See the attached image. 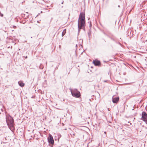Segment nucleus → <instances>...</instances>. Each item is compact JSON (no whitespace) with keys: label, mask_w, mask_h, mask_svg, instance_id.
<instances>
[{"label":"nucleus","mask_w":147,"mask_h":147,"mask_svg":"<svg viewBox=\"0 0 147 147\" xmlns=\"http://www.w3.org/2000/svg\"><path fill=\"white\" fill-rule=\"evenodd\" d=\"M39 68L40 69H43V67L42 66V67H40V66H39Z\"/></svg>","instance_id":"obj_10"},{"label":"nucleus","mask_w":147,"mask_h":147,"mask_svg":"<svg viewBox=\"0 0 147 147\" xmlns=\"http://www.w3.org/2000/svg\"><path fill=\"white\" fill-rule=\"evenodd\" d=\"M18 84L21 87H23L25 85V84L24 83L23 81H20L18 82Z\"/></svg>","instance_id":"obj_8"},{"label":"nucleus","mask_w":147,"mask_h":147,"mask_svg":"<svg viewBox=\"0 0 147 147\" xmlns=\"http://www.w3.org/2000/svg\"><path fill=\"white\" fill-rule=\"evenodd\" d=\"M86 26L85 15L84 13H80L78 20V32H79L81 29H84Z\"/></svg>","instance_id":"obj_1"},{"label":"nucleus","mask_w":147,"mask_h":147,"mask_svg":"<svg viewBox=\"0 0 147 147\" xmlns=\"http://www.w3.org/2000/svg\"><path fill=\"white\" fill-rule=\"evenodd\" d=\"M141 119L146 122V123L147 124V114L146 112L144 111L142 112Z\"/></svg>","instance_id":"obj_4"},{"label":"nucleus","mask_w":147,"mask_h":147,"mask_svg":"<svg viewBox=\"0 0 147 147\" xmlns=\"http://www.w3.org/2000/svg\"><path fill=\"white\" fill-rule=\"evenodd\" d=\"M6 121L7 124L9 127H12L14 125V121L13 118L9 115H6Z\"/></svg>","instance_id":"obj_2"},{"label":"nucleus","mask_w":147,"mask_h":147,"mask_svg":"<svg viewBox=\"0 0 147 147\" xmlns=\"http://www.w3.org/2000/svg\"><path fill=\"white\" fill-rule=\"evenodd\" d=\"M104 133H105V136H106V132H104Z\"/></svg>","instance_id":"obj_13"},{"label":"nucleus","mask_w":147,"mask_h":147,"mask_svg":"<svg viewBox=\"0 0 147 147\" xmlns=\"http://www.w3.org/2000/svg\"><path fill=\"white\" fill-rule=\"evenodd\" d=\"M40 12H41V13H42V11H41Z\"/></svg>","instance_id":"obj_14"},{"label":"nucleus","mask_w":147,"mask_h":147,"mask_svg":"<svg viewBox=\"0 0 147 147\" xmlns=\"http://www.w3.org/2000/svg\"><path fill=\"white\" fill-rule=\"evenodd\" d=\"M93 63L95 66H99L100 65V62L97 60H94Z\"/></svg>","instance_id":"obj_6"},{"label":"nucleus","mask_w":147,"mask_h":147,"mask_svg":"<svg viewBox=\"0 0 147 147\" xmlns=\"http://www.w3.org/2000/svg\"><path fill=\"white\" fill-rule=\"evenodd\" d=\"M107 80H105V81H104V82H107Z\"/></svg>","instance_id":"obj_12"},{"label":"nucleus","mask_w":147,"mask_h":147,"mask_svg":"<svg viewBox=\"0 0 147 147\" xmlns=\"http://www.w3.org/2000/svg\"><path fill=\"white\" fill-rule=\"evenodd\" d=\"M48 141L49 144L53 145L54 143V141L52 136L50 134L48 138Z\"/></svg>","instance_id":"obj_5"},{"label":"nucleus","mask_w":147,"mask_h":147,"mask_svg":"<svg viewBox=\"0 0 147 147\" xmlns=\"http://www.w3.org/2000/svg\"><path fill=\"white\" fill-rule=\"evenodd\" d=\"M88 34L89 36H90L91 35L90 33V32H88Z\"/></svg>","instance_id":"obj_11"},{"label":"nucleus","mask_w":147,"mask_h":147,"mask_svg":"<svg viewBox=\"0 0 147 147\" xmlns=\"http://www.w3.org/2000/svg\"><path fill=\"white\" fill-rule=\"evenodd\" d=\"M73 135H75V134H73Z\"/></svg>","instance_id":"obj_15"},{"label":"nucleus","mask_w":147,"mask_h":147,"mask_svg":"<svg viewBox=\"0 0 147 147\" xmlns=\"http://www.w3.org/2000/svg\"><path fill=\"white\" fill-rule=\"evenodd\" d=\"M66 32V30L64 29L62 33V36H63Z\"/></svg>","instance_id":"obj_9"},{"label":"nucleus","mask_w":147,"mask_h":147,"mask_svg":"<svg viewBox=\"0 0 147 147\" xmlns=\"http://www.w3.org/2000/svg\"><path fill=\"white\" fill-rule=\"evenodd\" d=\"M70 91L72 96L74 97L78 98L81 96L80 92L77 89H70Z\"/></svg>","instance_id":"obj_3"},{"label":"nucleus","mask_w":147,"mask_h":147,"mask_svg":"<svg viewBox=\"0 0 147 147\" xmlns=\"http://www.w3.org/2000/svg\"><path fill=\"white\" fill-rule=\"evenodd\" d=\"M119 100V98L114 97L113 96L112 98V101L113 103H117Z\"/></svg>","instance_id":"obj_7"}]
</instances>
